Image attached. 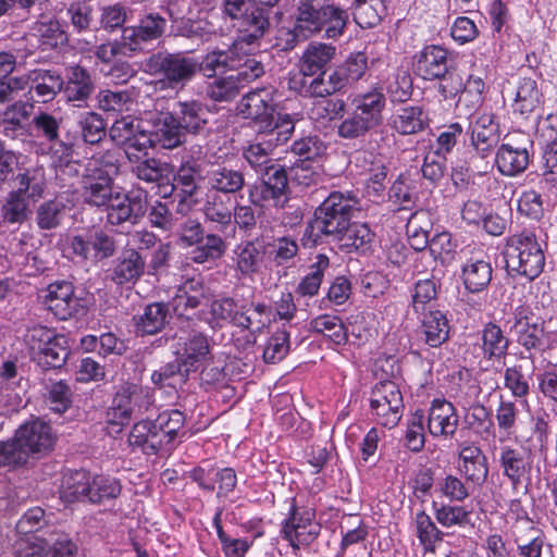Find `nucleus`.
Wrapping results in <instances>:
<instances>
[{
	"label": "nucleus",
	"mask_w": 557,
	"mask_h": 557,
	"mask_svg": "<svg viewBox=\"0 0 557 557\" xmlns=\"http://www.w3.org/2000/svg\"><path fill=\"white\" fill-rule=\"evenodd\" d=\"M471 145L484 158L498 141L497 125L492 113H481L470 123Z\"/></svg>",
	"instance_id": "72a5a7b5"
},
{
	"label": "nucleus",
	"mask_w": 557,
	"mask_h": 557,
	"mask_svg": "<svg viewBox=\"0 0 557 557\" xmlns=\"http://www.w3.org/2000/svg\"><path fill=\"white\" fill-rule=\"evenodd\" d=\"M208 288L200 277H191L183 282L173 298L176 311L183 314L187 309H196L207 298Z\"/></svg>",
	"instance_id": "a19ab883"
},
{
	"label": "nucleus",
	"mask_w": 557,
	"mask_h": 557,
	"mask_svg": "<svg viewBox=\"0 0 557 557\" xmlns=\"http://www.w3.org/2000/svg\"><path fill=\"white\" fill-rule=\"evenodd\" d=\"M359 200L352 193L334 191L315 210L314 220L304 233L305 245L314 246L323 236L334 240L348 227Z\"/></svg>",
	"instance_id": "f03ea898"
},
{
	"label": "nucleus",
	"mask_w": 557,
	"mask_h": 557,
	"mask_svg": "<svg viewBox=\"0 0 557 557\" xmlns=\"http://www.w3.org/2000/svg\"><path fill=\"white\" fill-rule=\"evenodd\" d=\"M386 11L384 0H355L354 20L362 28L376 26Z\"/></svg>",
	"instance_id": "052dcab7"
},
{
	"label": "nucleus",
	"mask_w": 557,
	"mask_h": 557,
	"mask_svg": "<svg viewBox=\"0 0 557 557\" xmlns=\"http://www.w3.org/2000/svg\"><path fill=\"white\" fill-rule=\"evenodd\" d=\"M29 92H34L33 98L38 102H49L63 89L64 81L62 76L52 70L37 69L30 71Z\"/></svg>",
	"instance_id": "c9c22d12"
},
{
	"label": "nucleus",
	"mask_w": 557,
	"mask_h": 557,
	"mask_svg": "<svg viewBox=\"0 0 557 557\" xmlns=\"http://www.w3.org/2000/svg\"><path fill=\"white\" fill-rule=\"evenodd\" d=\"M321 531L315 520V511L308 507H290L288 517L282 522L281 535L294 552L313 543Z\"/></svg>",
	"instance_id": "423d86ee"
},
{
	"label": "nucleus",
	"mask_w": 557,
	"mask_h": 557,
	"mask_svg": "<svg viewBox=\"0 0 557 557\" xmlns=\"http://www.w3.org/2000/svg\"><path fill=\"white\" fill-rule=\"evenodd\" d=\"M457 469L468 484L481 487L488 475L487 458L478 445L461 443L458 446Z\"/></svg>",
	"instance_id": "6ab92c4d"
},
{
	"label": "nucleus",
	"mask_w": 557,
	"mask_h": 557,
	"mask_svg": "<svg viewBox=\"0 0 557 557\" xmlns=\"http://www.w3.org/2000/svg\"><path fill=\"white\" fill-rule=\"evenodd\" d=\"M120 493L121 484L117 480L106 475L90 476L87 502L99 504L117 497Z\"/></svg>",
	"instance_id": "338daca9"
},
{
	"label": "nucleus",
	"mask_w": 557,
	"mask_h": 557,
	"mask_svg": "<svg viewBox=\"0 0 557 557\" xmlns=\"http://www.w3.org/2000/svg\"><path fill=\"white\" fill-rule=\"evenodd\" d=\"M539 188L548 200L557 199V140L543 148Z\"/></svg>",
	"instance_id": "ea45409f"
},
{
	"label": "nucleus",
	"mask_w": 557,
	"mask_h": 557,
	"mask_svg": "<svg viewBox=\"0 0 557 557\" xmlns=\"http://www.w3.org/2000/svg\"><path fill=\"white\" fill-rule=\"evenodd\" d=\"M428 126V116L420 107H406L392 117V127L401 135H411Z\"/></svg>",
	"instance_id": "864d4df0"
},
{
	"label": "nucleus",
	"mask_w": 557,
	"mask_h": 557,
	"mask_svg": "<svg viewBox=\"0 0 557 557\" xmlns=\"http://www.w3.org/2000/svg\"><path fill=\"white\" fill-rule=\"evenodd\" d=\"M267 245L258 239L239 243L232 250L234 270L239 278L253 281L267 270Z\"/></svg>",
	"instance_id": "9b49d317"
},
{
	"label": "nucleus",
	"mask_w": 557,
	"mask_h": 557,
	"mask_svg": "<svg viewBox=\"0 0 557 557\" xmlns=\"http://www.w3.org/2000/svg\"><path fill=\"white\" fill-rule=\"evenodd\" d=\"M506 268L509 272L533 281L545 267V255L534 233L523 231L506 239L504 250Z\"/></svg>",
	"instance_id": "20e7f679"
},
{
	"label": "nucleus",
	"mask_w": 557,
	"mask_h": 557,
	"mask_svg": "<svg viewBox=\"0 0 557 557\" xmlns=\"http://www.w3.org/2000/svg\"><path fill=\"white\" fill-rule=\"evenodd\" d=\"M29 116V107L17 101L0 113V131L10 138L24 134V123Z\"/></svg>",
	"instance_id": "603ef678"
},
{
	"label": "nucleus",
	"mask_w": 557,
	"mask_h": 557,
	"mask_svg": "<svg viewBox=\"0 0 557 557\" xmlns=\"http://www.w3.org/2000/svg\"><path fill=\"white\" fill-rule=\"evenodd\" d=\"M157 428L164 442L166 453L173 449V442L185 424V416L177 409L165 410L156 418Z\"/></svg>",
	"instance_id": "6e6d98bb"
},
{
	"label": "nucleus",
	"mask_w": 557,
	"mask_h": 557,
	"mask_svg": "<svg viewBox=\"0 0 557 557\" xmlns=\"http://www.w3.org/2000/svg\"><path fill=\"white\" fill-rule=\"evenodd\" d=\"M349 15L335 0H299L293 29L286 33L285 49H292L298 41H304L320 33L327 39L344 35Z\"/></svg>",
	"instance_id": "f257e3e1"
},
{
	"label": "nucleus",
	"mask_w": 557,
	"mask_h": 557,
	"mask_svg": "<svg viewBox=\"0 0 557 557\" xmlns=\"http://www.w3.org/2000/svg\"><path fill=\"white\" fill-rule=\"evenodd\" d=\"M172 348L177 360L184 366L185 372L197 370L210 352L207 336L197 330H180Z\"/></svg>",
	"instance_id": "f8f14e48"
},
{
	"label": "nucleus",
	"mask_w": 557,
	"mask_h": 557,
	"mask_svg": "<svg viewBox=\"0 0 557 557\" xmlns=\"http://www.w3.org/2000/svg\"><path fill=\"white\" fill-rule=\"evenodd\" d=\"M330 267V260L325 255H318L310 267V272L299 282L296 293L302 297H313L319 293L324 273Z\"/></svg>",
	"instance_id": "bf43d9fd"
},
{
	"label": "nucleus",
	"mask_w": 557,
	"mask_h": 557,
	"mask_svg": "<svg viewBox=\"0 0 557 557\" xmlns=\"http://www.w3.org/2000/svg\"><path fill=\"white\" fill-rule=\"evenodd\" d=\"M112 401L114 405L127 409L134 416L148 410L152 398L148 389L135 384H127L116 392Z\"/></svg>",
	"instance_id": "a18cd8bd"
},
{
	"label": "nucleus",
	"mask_w": 557,
	"mask_h": 557,
	"mask_svg": "<svg viewBox=\"0 0 557 557\" xmlns=\"http://www.w3.org/2000/svg\"><path fill=\"white\" fill-rule=\"evenodd\" d=\"M127 160L131 172L143 182L159 184L166 176V164L159 159L148 158V151L136 153Z\"/></svg>",
	"instance_id": "49530a36"
},
{
	"label": "nucleus",
	"mask_w": 557,
	"mask_h": 557,
	"mask_svg": "<svg viewBox=\"0 0 557 557\" xmlns=\"http://www.w3.org/2000/svg\"><path fill=\"white\" fill-rule=\"evenodd\" d=\"M16 188L11 193H17L26 199L37 200L42 197L46 187V176L44 168L34 166L25 169L15 177Z\"/></svg>",
	"instance_id": "09e8293b"
},
{
	"label": "nucleus",
	"mask_w": 557,
	"mask_h": 557,
	"mask_svg": "<svg viewBox=\"0 0 557 557\" xmlns=\"http://www.w3.org/2000/svg\"><path fill=\"white\" fill-rule=\"evenodd\" d=\"M171 113L185 135L199 134L209 123L210 111L197 100L178 101Z\"/></svg>",
	"instance_id": "bb28decb"
},
{
	"label": "nucleus",
	"mask_w": 557,
	"mask_h": 557,
	"mask_svg": "<svg viewBox=\"0 0 557 557\" xmlns=\"http://www.w3.org/2000/svg\"><path fill=\"white\" fill-rule=\"evenodd\" d=\"M168 315L169 310L164 304H150L136 320L137 331L141 334H156L164 327Z\"/></svg>",
	"instance_id": "13d9d810"
},
{
	"label": "nucleus",
	"mask_w": 557,
	"mask_h": 557,
	"mask_svg": "<svg viewBox=\"0 0 557 557\" xmlns=\"http://www.w3.org/2000/svg\"><path fill=\"white\" fill-rule=\"evenodd\" d=\"M286 171L281 165H272L267 169L261 183L250 188V202L264 209L281 207L286 200Z\"/></svg>",
	"instance_id": "9d476101"
},
{
	"label": "nucleus",
	"mask_w": 557,
	"mask_h": 557,
	"mask_svg": "<svg viewBox=\"0 0 557 557\" xmlns=\"http://www.w3.org/2000/svg\"><path fill=\"white\" fill-rule=\"evenodd\" d=\"M198 66L199 72L206 77H214L216 74L233 70L236 66L235 53L231 48L227 50H212L200 62L198 61Z\"/></svg>",
	"instance_id": "5fc2aeb1"
},
{
	"label": "nucleus",
	"mask_w": 557,
	"mask_h": 557,
	"mask_svg": "<svg viewBox=\"0 0 557 557\" xmlns=\"http://www.w3.org/2000/svg\"><path fill=\"white\" fill-rule=\"evenodd\" d=\"M166 27V20L159 13L143 15L138 24L122 29L121 44L129 51H144L152 41L159 39Z\"/></svg>",
	"instance_id": "ddd939ff"
},
{
	"label": "nucleus",
	"mask_w": 557,
	"mask_h": 557,
	"mask_svg": "<svg viewBox=\"0 0 557 557\" xmlns=\"http://www.w3.org/2000/svg\"><path fill=\"white\" fill-rule=\"evenodd\" d=\"M513 95L512 111L524 117L539 110L544 103L539 83L532 77L519 78L515 85Z\"/></svg>",
	"instance_id": "7c9ffc66"
},
{
	"label": "nucleus",
	"mask_w": 557,
	"mask_h": 557,
	"mask_svg": "<svg viewBox=\"0 0 557 557\" xmlns=\"http://www.w3.org/2000/svg\"><path fill=\"white\" fill-rule=\"evenodd\" d=\"M277 90L272 86L253 89L240 99L238 113L255 122L260 131H280L283 124L294 131L295 120L290 114L277 111Z\"/></svg>",
	"instance_id": "7ed1b4c3"
},
{
	"label": "nucleus",
	"mask_w": 557,
	"mask_h": 557,
	"mask_svg": "<svg viewBox=\"0 0 557 557\" xmlns=\"http://www.w3.org/2000/svg\"><path fill=\"white\" fill-rule=\"evenodd\" d=\"M249 312V308L231 297L215 299L210 305L211 323L220 327L230 323L238 327L250 329L253 321Z\"/></svg>",
	"instance_id": "b1692460"
},
{
	"label": "nucleus",
	"mask_w": 557,
	"mask_h": 557,
	"mask_svg": "<svg viewBox=\"0 0 557 557\" xmlns=\"http://www.w3.org/2000/svg\"><path fill=\"white\" fill-rule=\"evenodd\" d=\"M458 414L446 399H434L429 410L428 428L433 436L451 437L458 426Z\"/></svg>",
	"instance_id": "c85d7f7f"
},
{
	"label": "nucleus",
	"mask_w": 557,
	"mask_h": 557,
	"mask_svg": "<svg viewBox=\"0 0 557 557\" xmlns=\"http://www.w3.org/2000/svg\"><path fill=\"white\" fill-rule=\"evenodd\" d=\"M421 330L425 344L440 347L449 337V323L440 310H430L422 319Z\"/></svg>",
	"instance_id": "8fccbe9b"
},
{
	"label": "nucleus",
	"mask_w": 557,
	"mask_h": 557,
	"mask_svg": "<svg viewBox=\"0 0 557 557\" xmlns=\"http://www.w3.org/2000/svg\"><path fill=\"white\" fill-rule=\"evenodd\" d=\"M495 162L503 175L516 176L527 170L530 163V153L527 148L503 144L496 152Z\"/></svg>",
	"instance_id": "4c0bfd02"
},
{
	"label": "nucleus",
	"mask_w": 557,
	"mask_h": 557,
	"mask_svg": "<svg viewBox=\"0 0 557 557\" xmlns=\"http://www.w3.org/2000/svg\"><path fill=\"white\" fill-rule=\"evenodd\" d=\"M374 234L366 223H349L336 242L339 244L341 249L346 252L360 251L366 252L370 249L373 242Z\"/></svg>",
	"instance_id": "de8ad7c7"
},
{
	"label": "nucleus",
	"mask_w": 557,
	"mask_h": 557,
	"mask_svg": "<svg viewBox=\"0 0 557 557\" xmlns=\"http://www.w3.org/2000/svg\"><path fill=\"white\" fill-rule=\"evenodd\" d=\"M451 66L450 52L438 45L425 46L416 55L414 71L425 81L443 76Z\"/></svg>",
	"instance_id": "412c9836"
},
{
	"label": "nucleus",
	"mask_w": 557,
	"mask_h": 557,
	"mask_svg": "<svg viewBox=\"0 0 557 557\" xmlns=\"http://www.w3.org/2000/svg\"><path fill=\"white\" fill-rule=\"evenodd\" d=\"M94 90V85L88 72L81 66H72L69 70L67 83L64 95L69 102H77L76 107H83Z\"/></svg>",
	"instance_id": "37998d69"
},
{
	"label": "nucleus",
	"mask_w": 557,
	"mask_h": 557,
	"mask_svg": "<svg viewBox=\"0 0 557 557\" xmlns=\"http://www.w3.org/2000/svg\"><path fill=\"white\" fill-rule=\"evenodd\" d=\"M29 203L26 197L17 193H9L0 207V232H15L27 221Z\"/></svg>",
	"instance_id": "f704fd0d"
},
{
	"label": "nucleus",
	"mask_w": 557,
	"mask_h": 557,
	"mask_svg": "<svg viewBox=\"0 0 557 557\" xmlns=\"http://www.w3.org/2000/svg\"><path fill=\"white\" fill-rule=\"evenodd\" d=\"M16 450L25 454V462L29 455L46 454L54 444L51 426L44 421L35 420L23 424L10 441Z\"/></svg>",
	"instance_id": "dca6fc26"
},
{
	"label": "nucleus",
	"mask_w": 557,
	"mask_h": 557,
	"mask_svg": "<svg viewBox=\"0 0 557 557\" xmlns=\"http://www.w3.org/2000/svg\"><path fill=\"white\" fill-rule=\"evenodd\" d=\"M203 213L208 221L215 224L218 231L225 232L232 228L233 206L230 197L208 194Z\"/></svg>",
	"instance_id": "c03bdc74"
},
{
	"label": "nucleus",
	"mask_w": 557,
	"mask_h": 557,
	"mask_svg": "<svg viewBox=\"0 0 557 557\" xmlns=\"http://www.w3.org/2000/svg\"><path fill=\"white\" fill-rule=\"evenodd\" d=\"M482 352L487 360H500L506 357L509 339L504 335L503 330L495 323H487L481 332Z\"/></svg>",
	"instance_id": "3c124183"
},
{
	"label": "nucleus",
	"mask_w": 557,
	"mask_h": 557,
	"mask_svg": "<svg viewBox=\"0 0 557 557\" xmlns=\"http://www.w3.org/2000/svg\"><path fill=\"white\" fill-rule=\"evenodd\" d=\"M128 444L147 456H153L164 450V442L154 420L136 422L128 434Z\"/></svg>",
	"instance_id": "cd10ccee"
},
{
	"label": "nucleus",
	"mask_w": 557,
	"mask_h": 557,
	"mask_svg": "<svg viewBox=\"0 0 557 557\" xmlns=\"http://www.w3.org/2000/svg\"><path fill=\"white\" fill-rule=\"evenodd\" d=\"M370 407L379 424L395 426L401 419L404 409L398 385L393 381L377 383L371 392Z\"/></svg>",
	"instance_id": "6e6552de"
},
{
	"label": "nucleus",
	"mask_w": 557,
	"mask_h": 557,
	"mask_svg": "<svg viewBox=\"0 0 557 557\" xmlns=\"http://www.w3.org/2000/svg\"><path fill=\"white\" fill-rule=\"evenodd\" d=\"M498 462L513 488H517L522 479L528 475L532 468V462L528 454L521 448H515L509 445L500 447Z\"/></svg>",
	"instance_id": "c756f323"
},
{
	"label": "nucleus",
	"mask_w": 557,
	"mask_h": 557,
	"mask_svg": "<svg viewBox=\"0 0 557 557\" xmlns=\"http://www.w3.org/2000/svg\"><path fill=\"white\" fill-rule=\"evenodd\" d=\"M149 122L152 125V131H149L152 148L160 145L164 149H174L185 141V134L171 112H154Z\"/></svg>",
	"instance_id": "393cba45"
},
{
	"label": "nucleus",
	"mask_w": 557,
	"mask_h": 557,
	"mask_svg": "<svg viewBox=\"0 0 557 557\" xmlns=\"http://www.w3.org/2000/svg\"><path fill=\"white\" fill-rule=\"evenodd\" d=\"M116 249L114 236L102 230L88 235H75L69 239V250L82 260L97 262L112 257Z\"/></svg>",
	"instance_id": "4468645a"
},
{
	"label": "nucleus",
	"mask_w": 557,
	"mask_h": 557,
	"mask_svg": "<svg viewBox=\"0 0 557 557\" xmlns=\"http://www.w3.org/2000/svg\"><path fill=\"white\" fill-rule=\"evenodd\" d=\"M77 546L67 535L59 536L49 548L33 544L29 539L16 543V557H75Z\"/></svg>",
	"instance_id": "473e14b6"
},
{
	"label": "nucleus",
	"mask_w": 557,
	"mask_h": 557,
	"mask_svg": "<svg viewBox=\"0 0 557 557\" xmlns=\"http://www.w3.org/2000/svg\"><path fill=\"white\" fill-rule=\"evenodd\" d=\"M145 259L134 247H126L114 261L111 280L117 285L135 284L145 272Z\"/></svg>",
	"instance_id": "2f4dec72"
},
{
	"label": "nucleus",
	"mask_w": 557,
	"mask_h": 557,
	"mask_svg": "<svg viewBox=\"0 0 557 557\" xmlns=\"http://www.w3.org/2000/svg\"><path fill=\"white\" fill-rule=\"evenodd\" d=\"M513 535L517 557H544L545 548L550 547L544 531L529 519L516 525Z\"/></svg>",
	"instance_id": "5701e85b"
},
{
	"label": "nucleus",
	"mask_w": 557,
	"mask_h": 557,
	"mask_svg": "<svg viewBox=\"0 0 557 557\" xmlns=\"http://www.w3.org/2000/svg\"><path fill=\"white\" fill-rule=\"evenodd\" d=\"M269 16L262 8H252L246 23L237 25L238 35L230 47L237 54L239 52L249 54L259 46V40L269 27Z\"/></svg>",
	"instance_id": "aec40b11"
},
{
	"label": "nucleus",
	"mask_w": 557,
	"mask_h": 557,
	"mask_svg": "<svg viewBox=\"0 0 557 557\" xmlns=\"http://www.w3.org/2000/svg\"><path fill=\"white\" fill-rule=\"evenodd\" d=\"M147 71L160 74L156 88L183 89L199 72L198 60L183 53H154L146 62Z\"/></svg>",
	"instance_id": "39448f33"
},
{
	"label": "nucleus",
	"mask_w": 557,
	"mask_h": 557,
	"mask_svg": "<svg viewBox=\"0 0 557 557\" xmlns=\"http://www.w3.org/2000/svg\"><path fill=\"white\" fill-rule=\"evenodd\" d=\"M111 140L124 149L126 158L147 152L152 148L150 133L143 122L133 115H125L114 121L109 128Z\"/></svg>",
	"instance_id": "0eeeda50"
},
{
	"label": "nucleus",
	"mask_w": 557,
	"mask_h": 557,
	"mask_svg": "<svg viewBox=\"0 0 557 557\" xmlns=\"http://www.w3.org/2000/svg\"><path fill=\"white\" fill-rule=\"evenodd\" d=\"M33 30L39 37L40 44L47 48H57L67 42V34L60 22L52 17H41Z\"/></svg>",
	"instance_id": "4d7b16f0"
},
{
	"label": "nucleus",
	"mask_w": 557,
	"mask_h": 557,
	"mask_svg": "<svg viewBox=\"0 0 557 557\" xmlns=\"http://www.w3.org/2000/svg\"><path fill=\"white\" fill-rule=\"evenodd\" d=\"M458 404L468 410L466 421L476 433H491L493 422L490 410L482 404L473 400H458Z\"/></svg>",
	"instance_id": "774afa93"
},
{
	"label": "nucleus",
	"mask_w": 557,
	"mask_h": 557,
	"mask_svg": "<svg viewBox=\"0 0 557 557\" xmlns=\"http://www.w3.org/2000/svg\"><path fill=\"white\" fill-rule=\"evenodd\" d=\"M113 177L107 173H87L83 181L82 197L86 205L96 208H106L117 194L114 188Z\"/></svg>",
	"instance_id": "a878e982"
},
{
	"label": "nucleus",
	"mask_w": 557,
	"mask_h": 557,
	"mask_svg": "<svg viewBox=\"0 0 557 557\" xmlns=\"http://www.w3.org/2000/svg\"><path fill=\"white\" fill-rule=\"evenodd\" d=\"M67 211V207L61 199H51L40 203L36 209V224L40 230L57 228Z\"/></svg>",
	"instance_id": "e2e57ef3"
},
{
	"label": "nucleus",
	"mask_w": 557,
	"mask_h": 557,
	"mask_svg": "<svg viewBox=\"0 0 557 557\" xmlns=\"http://www.w3.org/2000/svg\"><path fill=\"white\" fill-rule=\"evenodd\" d=\"M310 329L324 334L336 345H343L348 339L347 331L337 315L321 314L311 320Z\"/></svg>",
	"instance_id": "0e129e2a"
},
{
	"label": "nucleus",
	"mask_w": 557,
	"mask_h": 557,
	"mask_svg": "<svg viewBox=\"0 0 557 557\" xmlns=\"http://www.w3.org/2000/svg\"><path fill=\"white\" fill-rule=\"evenodd\" d=\"M290 126L283 124L280 131H260L257 129L255 141L249 144L243 151L245 160L257 172L265 173L267 169L272 166L271 156L275 148L287 143L294 131Z\"/></svg>",
	"instance_id": "1a4fd4ad"
},
{
	"label": "nucleus",
	"mask_w": 557,
	"mask_h": 557,
	"mask_svg": "<svg viewBox=\"0 0 557 557\" xmlns=\"http://www.w3.org/2000/svg\"><path fill=\"white\" fill-rule=\"evenodd\" d=\"M44 304L58 319L67 320L85 311L82 299L74 294L70 282L51 283L44 295Z\"/></svg>",
	"instance_id": "a211bd4d"
},
{
	"label": "nucleus",
	"mask_w": 557,
	"mask_h": 557,
	"mask_svg": "<svg viewBox=\"0 0 557 557\" xmlns=\"http://www.w3.org/2000/svg\"><path fill=\"white\" fill-rule=\"evenodd\" d=\"M492 265L486 259H469L462 265L461 277L470 293L485 289L492 280Z\"/></svg>",
	"instance_id": "79ce46f5"
},
{
	"label": "nucleus",
	"mask_w": 557,
	"mask_h": 557,
	"mask_svg": "<svg viewBox=\"0 0 557 557\" xmlns=\"http://www.w3.org/2000/svg\"><path fill=\"white\" fill-rule=\"evenodd\" d=\"M106 222L113 227L125 228L138 224L146 212V201L140 196H131L121 190L106 207Z\"/></svg>",
	"instance_id": "f3484780"
},
{
	"label": "nucleus",
	"mask_w": 557,
	"mask_h": 557,
	"mask_svg": "<svg viewBox=\"0 0 557 557\" xmlns=\"http://www.w3.org/2000/svg\"><path fill=\"white\" fill-rule=\"evenodd\" d=\"M203 182L206 188L209 193H212V195L230 197L243 190L245 176L240 170L218 164L206 172Z\"/></svg>",
	"instance_id": "4be33fe9"
},
{
	"label": "nucleus",
	"mask_w": 557,
	"mask_h": 557,
	"mask_svg": "<svg viewBox=\"0 0 557 557\" xmlns=\"http://www.w3.org/2000/svg\"><path fill=\"white\" fill-rule=\"evenodd\" d=\"M413 522L416 535L420 544L425 550H433L436 543L443 540V532L423 510L416 513Z\"/></svg>",
	"instance_id": "69168bd1"
},
{
	"label": "nucleus",
	"mask_w": 557,
	"mask_h": 557,
	"mask_svg": "<svg viewBox=\"0 0 557 557\" xmlns=\"http://www.w3.org/2000/svg\"><path fill=\"white\" fill-rule=\"evenodd\" d=\"M90 476L85 471H75L64 475L61 497L66 502H87Z\"/></svg>",
	"instance_id": "680f3d73"
},
{
	"label": "nucleus",
	"mask_w": 557,
	"mask_h": 557,
	"mask_svg": "<svg viewBox=\"0 0 557 557\" xmlns=\"http://www.w3.org/2000/svg\"><path fill=\"white\" fill-rule=\"evenodd\" d=\"M511 331L518 345L528 354L524 358L533 362L535 352L541 351L544 346V325L534 319L529 308L518 307L513 313Z\"/></svg>",
	"instance_id": "2eb2a0df"
},
{
	"label": "nucleus",
	"mask_w": 557,
	"mask_h": 557,
	"mask_svg": "<svg viewBox=\"0 0 557 557\" xmlns=\"http://www.w3.org/2000/svg\"><path fill=\"white\" fill-rule=\"evenodd\" d=\"M336 53L334 46L324 42H310L300 58V69L304 74L314 76L323 72Z\"/></svg>",
	"instance_id": "58836bf2"
},
{
	"label": "nucleus",
	"mask_w": 557,
	"mask_h": 557,
	"mask_svg": "<svg viewBox=\"0 0 557 557\" xmlns=\"http://www.w3.org/2000/svg\"><path fill=\"white\" fill-rule=\"evenodd\" d=\"M351 106L354 107L352 111L373 125L379 126L383 120L382 113L385 108V96L379 88H372L355 95L351 99Z\"/></svg>",
	"instance_id": "e433bc0d"
}]
</instances>
